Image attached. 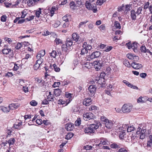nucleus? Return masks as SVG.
<instances>
[{"mask_svg": "<svg viewBox=\"0 0 152 152\" xmlns=\"http://www.w3.org/2000/svg\"><path fill=\"white\" fill-rule=\"evenodd\" d=\"M11 50V49L4 48L2 50V52L4 54L7 55Z\"/></svg>", "mask_w": 152, "mask_h": 152, "instance_id": "obj_35", "label": "nucleus"}, {"mask_svg": "<svg viewBox=\"0 0 152 152\" xmlns=\"http://www.w3.org/2000/svg\"><path fill=\"white\" fill-rule=\"evenodd\" d=\"M74 135V134L71 132H67V140H69Z\"/></svg>", "mask_w": 152, "mask_h": 152, "instance_id": "obj_46", "label": "nucleus"}, {"mask_svg": "<svg viewBox=\"0 0 152 152\" xmlns=\"http://www.w3.org/2000/svg\"><path fill=\"white\" fill-rule=\"evenodd\" d=\"M48 93V94L47 96V99L49 101H54L56 98L51 94V92L50 91H47V93Z\"/></svg>", "mask_w": 152, "mask_h": 152, "instance_id": "obj_12", "label": "nucleus"}, {"mask_svg": "<svg viewBox=\"0 0 152 152\" xmlns=\"http://www.w3.org/2000/svg\"><path fill=\"white\" fill-rule=\"evenodd\" d=\"M40 66V65L36 63L34 66L33 68L34 70H37L39 69Z\"/></svg>", "mask_w": 152, "mask_h": 152, "instance_id": "obj_64", "label": "nucleus"}, {"mask_svg": "<svg viewBox=\"0 0 152 152\" xmlns=\"http://www.w3.org/2000/svg\"><path fill=\"white\" fill-rule=\"evenodd\" d=\"M95 82L99 85H102L104 82V78H101L98 75L96 77Z\"/></svg>", "mask_w": 152, "mask_h": 152, "instance_id": "obj_11", "label": "nucleus"}, {"mask_svg": "<svg viewBox=\"0 0 152 152\" xmlns=\"http://www.w3.org/2000/svg\"><path fill=\"white\" fill-rule=\"evenodd\" d=\"M74 97L73 94L71 93L67 94V105L72 101Z\"/></svg>", "mask_w": 152, "mask_h": 152, "instance_id": "obj_20", "label": "nucleus"}, {"mask_svg": "<svg viewBox=\"0 0 152 152\" xmlns=\"http://www.w3.org/2000/svg\"><path fill=\"white\" fill-rule=\"evenodd\" d=\"M61 49L63 51L66 52V43L63 44L61 46Z\"/></svg>", "mask_w": 152, "mask_h": 152, "instance_id": "obj_52", "label": "nucleus"}, {"mask_svg": "<svg viewBox=\"0 0 152 152\" xmlns=\"http://www.w3.org/2000/svg\"><path fill=\"white\" fill-rule=\"evenodd\" d=\"M138 45L137 43L136 42H134L132 44L131 48L135 52H137V51Z\"/></svg>", "mask_w": 152, "mask_h": 152, "instance_id": "obj_26", "label": "nucleus"}, {"mask_svg": "<svg viewBox=\"0 0 152 152\" xmlns=\"http://www.w3.org/2000/svg\"><path fill=\"white\" fill-rule=\"evenodd\" d=\"M131 66L135 69H139L142 68L143 66L142 64L139 63L134 62L131 63Z\"/></svg>", "mask_w": 152, "mask_h": 152, "instance_id": "obj_10", "label": "nucleus"}, {"mask_svg": "<svg viewBox=\"0 0 152 152\" xmlns=\"http://www.w3.org/2000/svg\"><path fill=\"white\" fill-rule=\"evenodd\" d=\"M72 40H70L69 38L67 39V50H71L73 49L72 46Z\"/></svg>", "mask_w": 152, "mask_h": 152, "instance_id": "obj_15", "label": "nucleus"}, {"mask_svg": "<svg viewBox=\"0 0 152 152\" xmlns=\"http://www.w3.org/2000/svg\"><path fill=\"white\" fill-rule=\"evenodd\" d=\"M0 110L4 113H7L10 111V110L9 106L5 107L4 106H0Z\"/></svg>", "mask_w": 152, "mask_h": 152, "instance_id": "obj_23", "label": "nucleus"}, {"mask_svg": "<svg viewBox=\"0 0 152 152\" xmlns=\"http://www.w3.org/2000/svg\"><path fill=\"white\" fill-rule=\"evenodd\" d=\"M22 122H20L14 124L13 127L16 129H20L22 128Z\"/></svg>", "mask_w": 152, "mask_h": 152, "instance_id": "obj_25", "label": "nucleus"}, {"mask_svg": "<svg viewBox=\"0 0 152 152\" xmlns=\"http://www.w3.org/2000/svg\"><path fill=\"white\" fill-rule=\"evenodd\" d=\"M96 87L95 85H91L88 88V90L91 94H94L96 91Z\"/></svg>", "mask_w": 152, "mask_h": 152, "instance_id": "obj_16", "label": "nucleus"}, {"mask_svg": "<svg viewBox=\"0 0 152 152\" xmlns=\"http://www.w3.org/2000/svg\"><path fill=\"white\" fill-rule=\"evenodd\" d=\"M146 132L145 129H144L143 128L141 129L140 127H139L137 129V131L136 132V134H132L130 136L131 139V141L134 142V140L136 137V134H139L140 136V138L142 140L144 139L145 137V132Z\"/></svg>", "mask_w": 152, "mask_h": 152, "instance_id": "obj_2", "label": "nucleus"}, {"mask_svg": "<svg viewBox=\"0 0 152 152\" xmlns=\"http://www.w3.org/2000/svg\"><path fill=\"white\" fill-rule=\"evenodd\" d=\"M50 55L51 57L55 58L57 55V53L56 51L53 50L50 53Z\"/></svg>", "mask_w": 152, "mask_h": 152, "instance_id": "obj_38", "label": "nucleus"}, {"mask_svg": "<svg viewBox=\"0 0 152 152\" xmlns=\"http://www.w3.org/2000/svg\"><path fill=\"white\" fill-rule=\"evenodd\" d=\"M45 50H42L39 51L37 56V58H42V57H43L45 54Z\"/></svg>", "mask_w": 152, "mask_h": 152, "instance_id": "obj_18", "label": "nucleus"}, {"mask_svg": "<svg viewBox=\"0 0 152 152\" xmlns=\"http://www.w3.org/2000/svg\"><path fill=\"white\" fill-rule=\"evenodd\" d=\"M4 40L6 42H8L9 44H11L12 42V40L10 38L6 37L4 38Z\"/></svg>", "mask_w": 152, "mask_h": 152, "instance_id": "obj_62", "label": "nucleus"}, {"mask_svg": "<svg viewBox=\"0 0 152 152\" xmlns=\"http://www.w3.org/2000/svg\"><path fill=\"white\" fill-rule=\"evenodd\" d=\"M105 125L106 127L108 129H110L112 127L113 124L111 121H110L108 119L106 120V122L105 123Z\"/></svg>", "mask_w": 152, "mask_h": 152, "instance_id": "obj_17", "label": "nucleus"}, {"mask_svg": "<svg viewBox=\"0 0 152 152\" xmlns=\"http://www.w3.org/2000/svg\"><path fill=\"white\" fill-rule=\"evenodd\" d=\"M7 17L6 15H3L1 17V21L2 22H5L6 21V19Z\"/></svg>", "mask_w": 152, "mask_h": 152, "instance_id": "obj_60", "label": "nucleus"}, {"mask_svg": "<svg viewBox=\"0 0 152 152\" xmlns=\"http://www.w3.org/2000/svg\"><path fill=\"white\" fill-rule=\"evenodd\" d=\"M41 9L39 8L38 10L35 11V15L37 17L39 18L40 17V15L41 13Z\"/></svg>", "mask_w": 152, "mask_h": 152, "instance_id": "obj_32", "label": "nucleus"}, {"mask_svg": "<svg viewBox=\"0 0 152 152\" xmlns=\"http://www.w3.org/2000/svg\"><path fill=\"white\" fill-rule=\"evenodd\" d=\"M58 104H61L64 105V106L66 105V101L63 100L62 99H60L58 102Z\"/></svg>", "mask_w": 152, "mask_h": 152, "instance_id": "obj_44", "label": "nucleus"}, {"mask_svg": "<svg viewBox=\"0 0 152 152\" xmlns=\"http://www.w3.org/2000/svg\"><path fill=\"white\" fill-rule=\"evenodd\" d=\"M114 26L116 28L120 29L121 28V26L120 24L118 21H115L114 22Z\"/></svg>", "mask_w": 152, "mask_h": 152, "instance_id": "obj_42", "label": "nucleus"}, {"mask_svg": "<svg viewBox=\"0 0 152 152\" xmlns=\"http://www.w3.org/2000/svg\"><path fill=\"white\" fill-rule=\"evenodd\" d=\"M74 128V125L71 123L67 124V131H71L73 130Z\"/></svg>", "mask_w": 152, "mask_h": 152, "instance_id": "obj_27", "label": "nucleus"}, {"mask_svg": "<svg viewBox=\"0 0 152 152\" xmlns=\"http://www.w3.org/2000/svg\"><path fill=\"white\" fill-rule=\"evenodd\" d=\"M15 140L14 138H10L8 141V142L9 145V146L10 147L11 145H13L15 143Z\"/></svg>", "mask_w": 152, "mask_h": 152, "instance_id": "obj_34", "label": "nucleus"}, {"mask_svg": "<svg viewBox=\"0 0 152 152\" xmlns=\"http://www.w3.org/2000/svg\"><path fill=\"white\" fill-rule=\"evenodd\" d=\"M36 123L38 125H41L42 124L43 121L41 119H37L36 121Z\"/></svg>", "mask_w": 152, "mask_h": 152, "instance_id": "obj_59", "label": "nucleus"}, {"mask_svg": "<svg viewBox=\"0 0 152 152\" xmlns=\"http://www.w3.org/2000/svg\"><path fill=\"white\" fill-rule=\"evenodd\" d=\"M69 6L73 10H75V5L74 2L71 1L69 3Z\"/></svg>", "mask_w": 152, "mask_h": 152, "instance_id": "obj_45", "label": "nucleus"}, {"mask_svg": "<svg viewBox=\"0 0 152 152\" xmlns=\"http://www.w3.org/2000/svg\"><path fill=\"white\" fill-rule=\"evenodd\" d=\"M110 147L111 148H114V149H118V148H120V146H119V145L116 144L115 143H113L112 144L110 145Z\"/></svg>", "mask_w": 152, "mask_h": 152, "instance_id": "obj_30", "label": "nucleus"}, {"mask_svg": "<svg viewBox=\"0 0 152 152\" xmlns=\"http://www.w3.org/2000/svg\"><path fill=\"white\" fill-rule=\"evenodd\" d=\"M108 141L106 139L102 138L101 139L100 143L99 144V145L101 144H102L103 145H105L107 144Z\"/></svg>", "mask_w": 152, "mask_h": 152, "instance_id": "obj_28", "label": "nucleus"}, {"mask_svg": "<svg viewBox=\"0 0 152 152\" xmlns=\"http://www.w3.org/2000/svg\"><path fill=\"white\" fill-rule=\"evenodd\" d=\"M124 64L126 66H127L129 67H131V64H130V63L129 62V61L125 59L124 61Z\"/></svg>", "mask_w": 152, "mask_h": 152, "instance_id": "obj_43", "label": "nucleus"}, {"mask_svg": "<svg viewBox=\"0 0 152 152\" xmlns=\"http://www.w3.org/2000/svg\"><path fill=\"white\" fill-rule=\"evenodd\" d=\"M139 60V57L138 56H136L134 54L133 58L132 59V60L133 61V62H134V61L137 62Z\"/></svg>", "mask_w": 152, "mask_h": 152, "instance_id": "obj_48", "label": "nucleus"}, {"mask_svg": "<svg viewBox=\"0 0 152 152\" xmlns=\"http://www.w3.org/2000/svg\"><path fill=\"white\" fill-rule=\"evenodd\" d=\"M113 48L111 46H107V47L105 50H104V51L106 52H108V51L111 50Z\"/></svg>", "mask_w": 152, "mask_h": 152, "instance_id": "obj_57", "label": "nucleus"}, {"mask_svg": "<svg viewBox=\"0 0 152 152\" xmlns=\"http://www.w3.org/2000/svg\"><path fill=\"white\" fill-rule=\"evenodd\" d=\"M92 100L91 99H86V98L83 100V105L88 106L91 105L92 103Z\"/></svg>", "mask_w": 152, "mask_h": 152, "instance_id": "obj_13", "label": "nucleus"}, {"mask_svg": "<svg viewBox=\"0 0 152 152\" xmlns=\"http://www.w3.org/2000/svg\"><path fill=\"white\" fill-rule=\"evenodd\" d=\"M134 55L132 53H129L126 55V56L127 58H128L129 59L131 60H132V59L133 58Z\"/></svg>", "mask_w": 152, "mask_h": 152, "instance_id": "obj_51", "label": "nucleus"}, {"mask_svg": "<svg viewBox=\"0 0 152 152\" xmlns=\"http://www.w3.org/2000/svg\"><path fill=\"white\" fill-rule=\"evenodd\" d=\"M88 22V20H85L84 21L81 22L78 25V28H80L82 27L84 24H86L87 22Z\"/></svg>", "mask_w": 152, "mask_h": 152, "instance_id": "obj_50", "label": "nucleus"}, {"mask_svg": "<svg viewBox=\"0 0 152 152\" xmlns=\"http://www.w3.org/2000/svg\"><path fill=\"white\" fill-rule=\"evenodd\" d=\"M147 75L146 73H142L140 74V76L142 78H145Z\"/></svg>", "mask_w": 152, "mask_h": 152, "instance_id": "obj_63", "label": "nucleus"}, {"mask_svg": "<svg viewBox=\"0 0 152 152\" xmlns=\"http://www.w3.org/2000/svg\"><path fill=\"white\" fill-rule=\"evenodd\" d=\"M30 104L31 105L34 106L37 105V103L35 100H33L30 102Z\"/></svg>", "mask_w": 152, "mask_h": 152, "instance_id": "obj_56", "label": "nucleus"}, {"mask_svg": "<svg viewBox=\"0 0 152 152\" xmlns=\"http://www.w3.org/2000/svg\"><path fill=\"white\" fill-rule=\"evenodd\" d=\"M21 18H24L26 16H28L30 15V12L28 10L25 9L21 12Z\"/></svg>", "mask_w": 152, "mask_h": 152, "instance_id": "obj_14", "label": "nucleus"}, {"mask_svg": "<svg viewBox=\"0 0 152 152\" xmlns=\"http://www.w3.org/2000/svg\"><path fill=\"white\" fill-rule=\"evenodd\" d=\"M142 98L143 97L142 96L139 97L138 99H137V102L138 103H139V102L141 103H144L145 102L143 100H142Z\"/></svg>", "mask_w": 152, "mask_h": 152, "instance_id": "obj_55", "label": "nucleus"}, {"mask_svg": "<svg viewBox=\"0 0 152 152\" xmlns=\"http://www.w3.org/2000/svg\"><path fill=\"white\" fill-rule=\"evenodd\" d=\"M103 65V63L100 62V61H96L94 62V67L96 71L99 70Z\"/></svg>", "mask_w": 152, "mask_h": 152, "instance_id": "obj_9", "label": "nucleus"}, {"mask_svg": "<svg viewBox=\"0 0 152 152\" xmlns=\"http://www.w3.org/2000/svg\"><path fill=\"white\" fill-rule=\"evenodd\" d=\"M95 117L93 113L90 112H84L83 115V118L86 121L94 119Z\"/></svg>", "mask_w": 152, "mask_h": 152, "instance_id": "obj_6", "label": "nucleus"}, {"mask_svg": "<svg viewBox=\"0 0 152 152\" xmlns=\"http://www.w3.org/2000/svg\"><path fill=\"white\" fill-rule=\"evenodd\" d=\"M81 121L80 118H78L75 122V125L77 126H79L81 123Z\"/></svg>", "mask_w": 152, "mask_h": 152, "instance_id": "obj_39", "label": "nucleus"}, {"mask_svg": "<svg viewBox=\"0 0 152 152\" xmlns=\"http://www.w3.org/2000/svg\"><path fill=\"white\" fill-rule=\"evenodd\" d=\"M55 41L57 45H59L60 44L62 43L61 40L59 38H56L55 40Z\"/></svg>", "mask_w": 152, "mask_h": 152, "instance_id": "obj_53", "label": "nucleus"}, {"mask_svg": "<svg viewBox=\"0 0 152 152\" xmlns=\"http://www.w3.org/2000/svg\"><path fill=\"white\" fill-rule=\"evenodd\" d=\"M79 108L78 106L77 107H72L73 111L74 112H76L79 111Z\"/></svg>", "mask_w": 152, "mask_h": 152, "instance_id": "obj_61", "label": "nucleus"}, {"mask_svg": "<svg viewBox=\"0 0 152 152\" xmlns=\"http://www.w3.org/2000/svg\"><path fill=\"white\" fill-rule=\"evenodd\" d=\"M13 76L12 73L11 72H7V73L5 74V76L7 77H11Z\"/></svg>", "mask_w": 152, "mask_h": 152, "instance_id": "obj_54", "label": "nucleus"}, {"mask_svg": "<svg viewBox=\"0 0 152 152\" xmlns=\"http://www.w3.org/2000/svg\"><path fill=\"white\" fill-rule=\"evenodd\" d=\"M61 93L60 90L59 89H55L54 91V94L56 96H59Z\"/></svg>", "mask_w": 152, "mask_h": 152, "instance_id": "obj_37", "label": "nucleus"}, {"mask_svg": "<svg viewBox=\"0 0 152 152\" xmlns=\"http://www.w3.org/2000/svg\"><path fill=\"white\" fill-rule=\"evenodd\" d=\"M20 105L18 104L12 103L9 104V107L10 110H13L18 108L19 107Z\"/></svg>", "mask_w": 152, "mask_h": 152, "instance_id": "obj_22", "label": "nucleus"}, {"mask_svg": "<svg viewBox=\"0 0 152 152\" xmlns=\"http://www.w3.org/2000/svg\"><path fill=\"white\" fill-rule=\"evenodd\" d=\"M92 47L90 45L87 44V43L85 42L83 45V48L81 49V52L78 56L80 58H84L85 55L87 54L88 50H91Z\"/></svg>", "mask_w": 152, "mask_h": 152, "instance_id": "obj_3", "label": "nucleus"}, {"mask_svg": "<svg viewBox=\"0 0 152 152\" xmlns=\"http://www.w3.org/2000/svg\"><path fill=\"white\" fill-rule=\"evenodd\" d=\"M37 60L36 61V63L40 65L43 62V59L42 58H37Z\"/></svg>", "mask_w": 152, "mask_h": 152, "instance_id": "obj_49", "label": "nucleus"}, {"mask_svg": "<svg viewBox=\"0 0 152 152\" xmlns=\"http://www.w3.org/2000/svg\"><path fill=\"white\" fill-rule=\"evenodd\" d=\"M99 29L100 30L102 31V30L104 31L106 30V26L104 24H102L99 26Z\"/></svg>", "mask_w": 152, "mask_h": 152, "instance_id": "obj_58", "label": "nucleus"}, {"mask_svg": "<svg viewBox=\"0 0 152 152\" xmlns=\"http://www.w3.org/2000/svg\"><path fill=\"white\" fill-rule=\"evenodd\" d=\"M89 110L90 111L95 112L98 110V107L95 105H91L89 108Z\"/></svg>", "mask_w": 152, "mask_h": 152, "instance_id": "obj_29", "label": "nucleus"}, {"mask_svg": "<svg viewBox=\"0 0 152 152\" xmlns=\"http://www.w3.org/2000/svg\"><path fill=\"white\" fill-rule=\"evenodd\" d=\"M142 10V7H140L137 8V11L136 12L134 10H132L130 11V18L132 20H135L138 16L141 14V12Z\"/></svg>", "mask_w": 152, "mask_h": 152, "instance_id": "obj_4", "label": "nucleus"}, {"mask_svg": "<svg viewBox=\"0 0 152 152\" xmlns=\"http://www.w3.org/2000/svg\"><path fill=\"white\" fill-rule=\"evenodd\" d=\"M56 8L57 7H53L51 9V10H50V13L51 14V15L50 16H51V17L53 15L54 12L56 10Z\"/></svg>", "mask_w": 152, "mask_h": 152, "instance_id": "obj_40", "label": "nucleus"}, {"mask_svg": "<svg viewBox=\"0 0 152 152\" xmlns=\"http://www.w3.org/2000/svg\"><path fill=\"white\" fill-rule=\"evenodd\" d=\"M132 108V106L129 104H124L122 107V111L125 113H129L131 112Z\"/></svg>", "mask_w": 152, "mask_h": 152, "instance_id": "obj_7", "label": "nucleus"}, {"mask_svg": "<svg viewBox=\"0 0 152 152\" xmlns=\"http://www.w3.org/2000/svg\"><path fill=\"white\" fill-rule=\"evenodd\" d=\"M135 128L133 126H129L127 129V131L128 132H131L132 131L134 130Z\"/></svg>", "mask_w": 152, "mask_h": 152, "instance_id": "obj_47", "label": "nucleus"}, {"mask_svg": "<svg viewBox=\"0 0 152 152\" xmlns=\"http://www.w3.org/2000/svg\"><path fill=\"white\" fill-rule=\"evenodd\" d=\"M101 53L99 51H96L95 52L92 53L90 55V57H88V58H89V60H91L93 58H97V57H99Z\"/></svg>", "mask_w": 152, "mask_h": 152, "instance_id": "obj_8", "label": "nucleus"}, {"mask_svg": "<svg viewBox=\"0 0 152 152\" xmlns=\"http://www.w3.org/2000/svg\"><path fill=\"white\" fill-rule=\"evenodd\" d=\"M85 6L87 9L92 10L94 12H96L97 11L96 4H91L89 1H86L85 2Z\"/></svg>", "mask_w": 152, "mask_h": 152, "instance_id": "obj_5", "label": "nucleus"}, {"mask_svg": "<svg viewBox=\"0 0 152 152\" xmlns=\"http://www.w3.org/2000/svg\"><path fill=\"white\" fill-rule=\"evenodd\" d=\"M44 0H28L27 2V3L30 4L31 5L33 4V2H36L39 1V2L42 3L44 1Z\"/></svg>", "mask_w": 152, "mask_h": 152, "instance_id": "obj_31", "label": "nucleus"}, {"mask_svg": "<svg viewBox=\"0 0 152 152\" xmlns=\"http://www.w3.org/2000/svg\"><path fill=\"white\" fill-rule=\"evenodd\" d=\"M117 152H128V151L126 148H120H120Z\"/></svg>", "mask_w": 152, "mask_h": 152, "instance_id": "obj_41", "label": "nucleus"}, {"mask_svg": "<svg viewBox=\"0 0 152 152\" xmlns=\"http://www.w3.org/2000/svg\"><path fill=\"white\" fill-rule=\"evenodd\" d=\"M100 126H101V123L99 122L96 121L95 124H90V125L87 126V127L84 128V132L85 133L88 134L94 133L95 132V130L97 129Z\"/></svg>", "mask_w": 152, "mask_h": 152, "instance_id": "obj_1", "label": "nucleus"}, {"mask_svg": "<svg viewBox=\"0 0 152 152\" xmlns=\"http://www.w3.org/2000/svg\"><path fill=\"white\" fill-rule=\"evenodd\" d=\"M146 55L149 59L152 58V52H151L148 49L147 50Z\"/></svg>", "mask_w": 152, "mask_h": 152, "instance_id": "obj_33", "label": "nucleus"}, {"mask_svg": "<svg viewBox=\"0 0 152 152\" xmlns=\"http://www.w3.org/2000/svg\"><path fill=\"white\" fill-rule=\"evenodd\" d=\"M72 36L73 40L75 41L76 42L78 41L80 38V36L76 33H74L72 34Z\"/></svg>", "mask_w": 152, "mask_h": 152, "instance_id": "obj_24", "label": "nucleus"}, {"mask_svg": "<svg viewBox=\"0 0 152 152\" xmlns=\"http://www.w3.org/2000/svg\"><path fill=\"white\" fill-rule=\"evenodd\" d=\"M49 68L50 69H54V70L56 72H59L60 71V69L59 67H58L55 64H54L52 65L50 64V65Z\"/></svg>", "mask_w": 152, "mask_h": 152, "instance_id": "obj_19", "label": "nucleus"}, {"mask_svg": "<svg viewBox=\"0 0 152 152\" xmlns=\"http://www.w3.org/2000/svg\"><path fill=\"white\" fill-rule=\"evenodd\" d=\"M127 135L126 134L125 132H124L120 133L119 135V137L121 140H123L125 141L127 140Z\"/></svg>", "mask_w": 152, "mask_h": 152, "instance_id": "obj_21", "label": "nucleus"}, {"mask_svg": "<svg viewBox=\"0 0 152 152\" xmlns=\"http://www.w3.org/2000/svg\"><path fill=\"white\" fill-rule=\"evenodd\" d=\"M148 49H147L146 48L145 46H140V50L142 53H146L147 50Z\"/></svg>", "mask_w": 152, "mask_h": 152, "instance_id": "obj_36", "label": "nucleus"}]
</instances>
